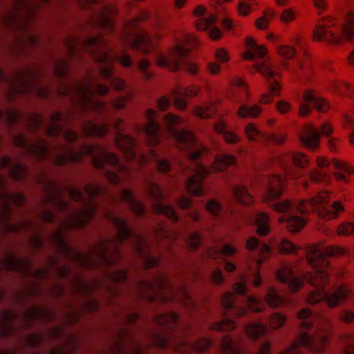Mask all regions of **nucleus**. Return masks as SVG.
I'll list each match as a JSON object with an SVG mask.
<instances>
[{
	"label": "nucleus",
	"mask_w": 354,
	"mask_h": 354,
	"mask_svg": "<svg viewBox=\"0 0 354 354\" xmlns=\"http://www.w3.org/2000/svg\"><path fill=\"white\" fill-rule=\"evenodd\" d=\"M41 176L39 180L46 189L44 200L65 215L59 217L53 210L44 209L39 216L45 223L57 224V230L49 239L66 258L85 269L115 267L106 275L116 283L129 280L127 270L116 266L122 257L120 249L122 244L133 250L145 268L160 264L142 235L132 231L114 209L101 207L93 200L97 196L116 200L109 196L104 187L86 183L84 193L71 184L59 186L44 172Z\"/></svg>",
	"instance_id": "f257e3e1"
},
{
	"label": "nucleus",
	"mask_w": 354,
	"mask_h": 354,
	"mask_svg": "<svg viewBox=\"0 0 354 354\" xmlns=\"http://www.w3.org/2000/svg\"><path fill=\"white\" fill-rule=\"evenodd\" d=\"M109 91L108 86L95 81L92 76L69 84L63 83L58 89L60 95L69 99L74 111L78 114L82 116L94 114L105 118L106 121L100 123L92 120H83L80 124L83 137L104 136L110 131V124L116 130L114 135L115 144L128 161H136L142 165L151 164L160 173L169 171L171 165L165 154H162L159 149L153 148L150 149L147 154L138 151L135 138L123 132V121L120 118H111L113 110H120L125 107L126 99L119 97L107 104L95 97V94L104 95Z\"/></svg>",
	"instance_id": "f03ea898"
},
{
	"label": "nucleus",
	"mask_w": 354,
	"mask_h": 354,
	"mask_svg": "<svg viewBox=\"0 0 354 354\" xmlns=\"http://www.w3.org/2000/svg\"><path fill=\"white\" fill-rule=\"evenodd\" d=\"M145 117L147 123L137 125L136 131L145 136L149 146L159 145L164 138H170L187 156L189 163H179L181 176L175 180H179L189 194L203 196L205 193L203 180L206 176L211 172L223 171L227 167L235 165L234 156L221 153L213 156V163L209 168L207 167L201 160L210 153V150L198 142L191 131L176 127L182 123L180 118L172 113L164 115L165 127L162 128L157 120L159 115L156 110L147 109Z\"/></svg>",
	"instance_id": "7ed1b4c3"
},
{
	"label": "nucleus",
	"mask_w": 354,
	"mask_h": 354,
	"mask_svg": "<svg viewBox=\"0 0 354 354\" xmlns=\"http://www.w3.org/2000/svg\"><path fill=\"white\" fill-rule=\"evenodd\" d=\"M277 163L284 171V176H262L258 183L263 190V199L270 207L281 214L279 221L285 223L292 232L300 231L306 225V216L310 212H315L324 219L331 220L337 218L339 213L344 211V207L339 201L330 203L331 194L322 192L309 200L299 201L297 204L289 200H282L285 180L287 176L297 178V174L293 168H303L308 163V158L300 153H284L279 155Z\"/></svg>",
	"instance_id": "20e7f679"
},
{
	"label": "nucleus",
	"mask_w": 354,
	"mask_h": 354,
	"mask_svg": "<svg viewBox=\"0 0 354 354\" xmlns=\"http://www.w3.org/2000/svg\"><path fill=\"white\" fill-rule=\"evenodd\" d=\"M303 252L313 270L306 272L295 270L294 266L286 263L276 271L277 280L285 283L292 292L298 290L304 283L308 284L312 288L306 295L309 304H321L333 307L345 302L351 296V292L345 285H334L328 290L325 288L329 281L330 269L328 259L344 256L348 250L336 245H308Z\"/></svg>",
	"instance_id": "39448f33"
},
{
	"label": "nucleus",
	"mask_w": 354,
	"mask_h": 354,
	"mask_svg": "<svg viewBox=\"0 0 354 354\" xmlns=\"http://www.w3.org/2000/svg\"><path fill=\"white\" fill-rule=\"evenodd\" d=\"M246 248L251 252L249 271L247 274H241L239 281L233 285V292H226L222 296L221 304L223 317L220 321L212 324V330L220 332L232 330L237 325L234 318L246 315L248 310L258 313L262 311L266 305L277 308L286 304L284 298L279 295L273 287L268 288L264 301L248 294V283L255 287H259L261 284L259 266L270 254L271 250L269 245L261 243L255 237L248 239Z\"/></svg>",
	"instance_id": "423d86ee"
},
{
	"label": "nucleus",
	"mask_w": 354,
	"mask_h": 354,
	"mask_svg": "<svg viewBox=\"0 0 354 354\" xmlns=\"http://www.w3.org/2000/svg\"><path fill=\"white\" fill-rule=\"evenodd\" d=\"M12 142L21 149L26 155L32 156L37 161L49 160L56 166L80 163L86 156L89 157L92 165L101 171L113 185L119 184L121 181L120 174L128 169L115 153L99 145L85 142L78 143L76 146L51 145L41 138L29 140L21 133L14 135Z\"/></svg>",
	"instance_id": "0eeeda50"
},
{
	"label": "nucleus",
	"mask_w": 354,
	"mask_h": 354,
	"mask_svg": "<svg viewBox=\"0 0 354 354\" xmlns=\"http://www.w3.org/2000/svg\"><path fill=\"white\" fill-rule=\"evenodd\" d=\"M26 203V197L19 192H12L7 188L6 178L0 174V233H28L30 232V241L32 246L40 250L44 241L38 234L39 227L35 222L25 216H20L16 221H11L12 205L17 207Z\"/></svg>",
	"instance_id": "6e6552de"
},
{
	"label": "nucleus",
	"mask_w": 354,
	"mask_h": 354,
	"mask_svg": "<svg viewBox=\"0 0 354 354\" xmlns=\"http://www.w3.org/2000/svg\"><path fill=\"white\" fill-rule=\"evenodd\" d=\"M335 16L324 17L313 30L315 41L337 44L354 37V10L348 0H334Z\"/></svg>",
	"instance_id": "1a4fd4ad"
},
{
	"label": "nucleus",
	"mask_w": 354,
	"mask_h": 354,
	"mask_svg": "<svg viewBox=\"0 0 354 354\" xmlns=\"http://www.w3.org/2000/svg\"><path fill=\"white\" fill-rule=\"evenodd\" d=\"M140 297L149 301L174 302L180 300L189 308H195L187 289L183 286H174L165 275H155L151 281L141 279L136 282Z\"/></svg>",
	"instance_id": "9d476101"
},
{
	"label": "nucleus",
	"mask_w": 354,
	"mask_h": 354,
	"mask_svg": "<svg viewBox=\"0 0 354 354\" xmlns=\"http://www.w3.org/2000/svg\"><path fill=\"white\" fill-rule=\"evenodd\" d=\"M197 44L198 40L195 36L183 33L180 37L176 38L174 46L167 55L158 51L154 54V59L158 66L166 68L170 71H176L183 68L189 73L195 75L198 72V67L191 60L189 50L187 46H194Z\"/></svg>",
	"instance_id": "9b49d317"
},
{
	"label": "nucleus",
	"mask_w": 354,
	"mask_h": 354,
	"mask_svg": "<svg viewBox=\"0 0 354 354\" xmlns=\"http://www.w3.org/2000/svg\"><path fill=\"white\" fill-rule=\"evenodd\" d=\"M27 125L32 132L42 128L44 133L50 137H62L68 143H74L80 140V135L70 127H67L68 121L59 111L54 112L46 122L42 116L35 114L30 118Z\"/></svg>",
	"instance_id": "f8f14e48"
},
{
	"label": "nucleus",
	"mask_w": 354,
	"mask_h": 354,
	"mask_svg": "<svg viewBox=\"0 0 354 354\" xmlns=\"http://www.w3.org/2000/svg\"><path fill=\"white\" fill-rule=\"evenodd\" d=\"M185 241L187 247L192 250H197L201 248L200 253L205 254L209 259L219 262L228 272L235 270L236 266L229 261L225 257L234 255L236 250L229 244H225L221 248H207L202 246V236L195 231H189L185 234Z\"/></svg>",
	"instance_id": "ddd939ff"
},
{
	"label": "nucleus",
	"mask_w": 354,
	"mask_h": 354,
	"mask_svg": "<svg viewBox=\"0 0 354 354\" xmlns=\"http://www.w3.org/2000/svg\"><path fill=\"white\" fill-rule=\"evenodd\" d=\"M317 164L321 170L313 169L309 174L310 180L316 183H328L331 178V173L338 181L347 183L348 178L346 174L353 172L351 167L335 158L329 160L324 157H318Z\"/></svg>",
	"instance_id": "4468645a"
},
{
	"label": "nucleus",
	"mask_w": 354,
	"mask_h": 354,
	"mask_svg": "<svg viewBox=\"0 0 354 354\" xmlns=\"http://www.w3.org/2000/svg\"><path fill=\"white\" fill-rule=\"evenodd\" d=\"M157 344L162 348L172 347L179 354H200L209 349L212 342L206 337H201L192 342L180 339L176 342L172 337L157 335Z\"/></svg>",
	"instance_id": "2eb2a0df"
},
{
	"label": "nucleus",
	"mask_w": 354,
	"mask_h": 354,
	"mask_svg": "<svg viewBox=\"0 0 354 354\" xmlns=\"http://www.w3.org/2000/svg\"><path fill=\"white\" fill-rule=\"evenodd\" d=\"M145 192L148 196L153 200L152 209L154 213L165 215L175 223L180 221V216L177 214L174 207L166 204L162 201L164 197V193L154 179L151 178H145Z\"/></svg>",
	"instance_id": "dca6fc26"
},
{
	"label": "nucleus",
	"mask_w": 354,
	"mask_h": 354,
	"mask_svg": "<svg viewBox=\"0 0 354 354\" xmlns=\"http://www.w3.org/2000/svg\"><path fill=\"white\" fill-rule=\"evenodd\" d=\"M332 132L333 128L328 122L322 123L319 131L312 124H308L303 128L302 133L300 135V141L305 147L314 149L319 145V136H323L328 138L330 149L335 151L337 143L335 139L330 136Z\"/></svg>",
	"instance_id": "f3484780"
},
{
	"label": "nucleus",
	"mask_w": 354,
	"mask_h": 354,
	"mask_svg": "<svg viewBox=\"0 0 354 354\" xmlns=\"http://www.w3.org/2000/svg\"><path fill=\"white\" fill-rule=\"evenodd\" d=\"M37 75L38 72L33 69L17 75V81L19 85L15 89L21 93L32 92L41 98L49 97L50 89L37 80Z\"/></svg>",
	"instance_id": "a211bd4d"
},
{
	"label": "nucleus",
	"mask_w": 354,
	"mask_h": 354,
	"mask_svg": "<svg viewBox=\"0 0 354 354\" xmlns=\"http://www.w3.org/2000/svg\"><path fill=\"white\" fill-rule=\"evenodd\" d=\"M122 43L135 51L147 55L155 49V44L151 36L145 30L137 32H129L122 37Z\"/></svg>",
	"instance_id": "6ab92c4d"
},
{
	"label": "nucleus",
	"mask_w": 354,
	"mask_h": 354,
	"mask_svg": "<svg viewBox=\"0 0 354 354\" xmlns=\"http://www.w3.org/2000/svg\"><path fill=\"white\" fill-rule=\"evenodd\" d=\"M299 101L300 103L299 115L301 117L308 115L312 107L319 112H325L329 109L328 103L311 90L306 91Z\"/></svg>",
	"instance_id": "aec40b11"
},
{
	"label": "nucleus",
	"mask_w": 354,
	"mask_h": 354,
	"mask_svg": "<svg viewBox=\"0 0 354 354\" xmlns=\"http://www.w3.org/2000/svg\"><path fill=\"white\" fill-rule=\"evenodd\" d=\"M195 14L198 18L196 24L198 30H208L209 35L212 39H218L221 37V31L214 26L217 21L216 15L213 14L207 15L205 9L203 7L197 8Z\"/></svg>",
	"instance_id": "412c9836"
},
{
	"label": "nucleus",
	"mask_w": 354,
	"mask_h": 354,
	"mask_svg": "<svg viewBox=\"0 0 354 354\" xmlns=\"http://www.w3.org/2000/svg\"><path fill=\"white\" fill-rule=\"evenodd\" d=\"M0 169L15 181L23 182L28 175L26 167L19 161H14L10 157L4 156L0 158Z\"/></svg>",
	"instance_id": "4be33fe9"
},
{
	"label": "nucleus",
	"mask_w": 354,
	"mask_h": 354,
	"mask_svg": "<svg viewBox=\"0 0 354 354\" xmlns=\"http://www.w3.org/2000/svg\"><path fill=\"white\" fill-rule=\"evenodd\" d=\"M257 70L259 71L267 80L268 86L272 95H278L280 86L278 81L279 72L276 66L268 60L266 59L257 64Z\"/></svg>",
	"instance_id": "5701e85b"
},
{
	"label": "nucleus",
	"mask_w": 354,
	"mask_h": 354,
	"mask_svg": "<svg viewBox=\"0 0 354 354\" xmlns=\"http://www.w3.org/2000/svg\"><path fill=\"white\" fill-rule=\"evenodd\" d=\"M230 201L243 205H250L254 201L253 197L248 192V189L243 183H232L230 184ZM227 210L230 213H236V210L232 207L231 204L227 205Z\"/></svg>",
	"instance_id": "b1692460"
},
{
	"label": "nucleus",
	"mask_w": 354,
	"mask_h": 354,
	"mask_svg": "<svg viewBox=\"0 0 354 354\" xmlns=\"http://www.w3.org/2000/svg\"><path fill=\"white\" fill-rule=\"evenodd\" d=\"M245 133L250 140H260L261 141H269L274 144H282L286 140V136L283 134L264 133L252 123L245 126Z\"/></svg>",
	"instance_id": "393cba45"
},
{
	"label": "nucleus",
	"mask_w": 354,
	"mask_h": 354,
	"mask_svg": "<svg viewBox=\"0 0 354 354\" xmlns=\"http://www.w3.org/2000/svg\"><path fill=\"white\" fill-rule=\"evenodd\" d=\"M118 200L125 203L136 216L142 217L146 214L143 204L135 198L130 190L124 188L120 189L118 192Z\"/></svg>",
	"instance_id": "a878e982"
},
{
	"label": "nucleus",
	"mask_w": 354,
	"mask_h": 354,
	"mask_svg": "<svg viewBox=\"0 0 354 354\" xmlns=\"http://www.w3.org/2000/svg\"><path fill=\"white\" fill-rule=\"evenodd\" d=\"M58 274L63 278L71 277L75 288L83 293H88L91 286L80 275L73 274L71 268L67 266H62L57 268Z\"/></svg>",
	"instance_id": "bb28decb"
},
{
	"label": "nucleus",
	"mask_w": 354,
	"mask_h": 354,
	"mask_svg": "<svg viewBox=\"0 0 354 354\" xmlns=\"http://www.w3.org/2000/svg\"><path fill=\"white\" fill-rule=\"evenodd\" d=\"M341 319L346 323H354V312L346 310L340 316ZM343 344L342 354H354V336L351 334L343 335L341 337Z\"/></svg>",
	"instance_id": "cd10ccee"
},
{
	"label": "nucleus",
	"mask_w": 354,
	"mask_h": 354,
	"mask_svg": "<svg viewBox=\"0 0 354 354\" xmlns=\"http://www.w3.org/2000/svg\"><path fill=\"white\" fill-rule=\"evenodd\" d=\"M249 220L251 223L256 226V232L258 235L264 236L269 233L270 230V218L267 214L264 212H255Z\"/></svg>",
	"instance_id": "c85d7f7f"
},
{
	"label": "nucleus",
	"mask_w": 354,
	"mask_h": 354,
	"mask_svg": "<svg viewBox=\"0 0 354 354\" xmlns=\"http://www.w3.org/2000/svg\"><path fill=\"white\" fill-rule=\"evenodd\" d=\"M198 92L199 88L196 86L186 88H178L173 93V101L175 106L179 109H185L187 106L185 97L196 95Z\"/></svg>",
	"instance_id": "c756f323"
},
{
	"label": "nucleus",
	"mask_w": 354,
	"mask_h": 354,
	"mask_svg": "<svg viewBox=\"0 0 354 354\" xmlns=\"http://www.w3.org/2000/svg\"><path fill=\"white\" fill-rule=\"evenodd\" d=\"M155 322L159 326L171 330L178 327L179 315L174 311L160 313L156 316Z\"/></svg>",
	"instance_id": "7c9ffc66"
},
{
	"label": "nucleus",
	"mask_w": 354,
	"mask_h": 354,
	"mask_svg": "<svg viewBox=\"0 0 354 354\" xmlns=\"http://www.w3.org/2000/svg\"><path fill=\"white\" fill-rule=\"evenodd\" d=\"M248 47L247 52L244 54V58L248 60H252L254 57H264L267 53V49L258 45L252 38H248L245 41Z\"/></svg>",
	"instance_id": "2f4dec72"
},
{
	"label": "nucleus",
	"mask_w": 354,
	"mask_h": 354,
	"mask_svg": "<svg viewBox=\"0 0 354 354\" xmlns=\"http://www.w3.org/2000/svg\"><path fill=\"white\" fill-rule=\"evenodd\" d=\"M53 72L59 78H63L69 74V64L67 60L63 58L53 59Z\"/></svg>",
	"instance_id": "473e14b6"
},
{
	"label": "nucleus",
	"mask_w": 354,
	"mask_h": 354,
	"mask_svg": "<svg viewBox=\"0 0 354 354\" xmlns=\"http://www.w3.org/2000/svg\"><path fill=\"white\" fill-rule=\"evenodd\" d=\"M216 106L212 102L196 106L194 109L195 115L201 118H211L216 113Z\"/></svg>",
	"instance_id": "72a5a7b5"
},
{
	"label": "nucleus",
	"mask_w": 354,
	"mask_h": 354,
	"mask_svg": "<svg viewBox=\"0 0 354 354\" xmlns=\"http://www.w3.org/2000/svg\"><path fill=\"white\" fill-rule=\"evenodd\" d=\"M215 131L222 135L223 139L226 142L230 144H234L239 142V138L234 133L227 130L225 124L220 122L214 127Z\"/></svg>",
	"instance_id": "f704fd0d"
},
{
	"label": "nucleus",
	"mask_w": 354,
	"mask_h": 354,
	"mask_svg": "<svg viewBox=\"0 0 354 354\" xmlns=\"http://www.w3.org/2000/svg\"><path fill=\"white\" fill-rule=\"evenodd\" d=\"M261 112V109L258 104H254L252 106H249L246 104H242L240 106L238 115L241 118L246 117L256 118Z\"/></svg>",
	"instance_id": "c9c22d12"
},
{
	"label": "nucleus",
	"mask_w": 354,
	"mask_h": 354,
	"mask_svg": "<svg viewBox=\"0 0 354 354\" xmlns=\"http://www.w3.org/2000/svg\"><path fill=\"white\" fill-rule=\"evenodd\" d=\"M205 208L215 217L223 218L225 214V210L223 207L215 199L209 200L205 204Z\"/></svg>",
	"instance_id": "e433bc0d"
},
{
	"label": "nucleus",
	"mask_w": 354,
	"mask_h": 354,
	"mask_svg": "<svg viewBox=\"0 0 354 354\" xmlns=\"http://www.w3.org/2000/svg\"><path fill=\"white\" fill-rule=\"evenodd\" d=\"M1 120H5L9 126L12 127L21 121V116L15 110H8L6 113L0 110Z\"/></svg>",
	"instance_id": "4c0bfd02"
},
{
	"label": "nucleus",
	"mask_w": 354,
	"mask_h": 354,
	"mask_svg": "<svg viewBox=\"0 0 354 354\" xmlns=\"http://www.w3.org/2000/svg\"><path fill=\"white\" fill-rule=\"evenodd\" d=\"M266 319L268 322L270 328L276 329L285 324L286 317L281 313H273L267 316Z\"/></svg>",
	"instance_id": "58836bf2"
},
{
	"label": "nucleus",
	"mask_w": 354,
	"mask_h": 354,
	"mask_svg": "<svg viewBox=\"0 0 354 354\" xmlns=\"http://www.w3.org/2000/svg\"><path fill=\"white\" fill-rule=\"evenodd\" d=\"M333 88L341 95H345L348 97H353L354 96V88L346 82H334L333 84Z\"/></svg>",
	"instance_id": "ea45409f"
},
{
	"label": "nucleus",
	"mask_w": 354,
	"mask_h": 354,
	"mask_svg": "<svg viewBox=\"0 0 354 354\" xmlns=\"http://www.w3.org/2000/svg\"><path fill=\"white\" fill-rule=\"evenodd\" d=\"M279 249L281 253L297 254L301 248L287 239H283L278 244Z\"/></svg>",
	"instance_id": "a19ab883"
},
{
	"label": "nucleus",
	"mask_w": 354,
	"mask_h": 354,
	"mask_svg": "<svg viewBox=\"0 0 354 354\" xmlns=\"http://www.w3.org/2000/svg\"><path fill=\"white\" fill-rule=\"evenodd\" d=\"M150 62L147 59H143L139 61L137 68L142 73L143 77L146 80H150L153 77V73L149 70Z\"/></svg>",
	"instance_id": "79ce46f5"
},
{
	"label": "nucleus",
	"mask_w": 354,
	"mask_h": 354,
	"mask_svg": "<svg viewBox=\"0 0 354 354\" xmlns=\"http://www.w3.org/2000/svg\"><path fill=\"white\" fill-rule=\"evenodd\" d=\"M337 232L342 236H351L354 234V222L345 221L341 223L337 229Z\"/></svg>",
	"instance_id": "37998d69"
},
{
	"label": "nucleus",
	"mask_w": 354,
	"mask_h": 354,
	"mask_svg": "<svg viewBox=\"0 0 354 354\" xmlns=\"http://www.w3.org/2000/svg\"><path fill=\"white\" fill-rule=\"evenodd\" d=\"M254 5L255 0H240L238 6L239 13L243 16L248 15Z\"/></svg>",
	"instance_id": "c03bdc74"
},
{
	"label": "nucleus",
	"mask_w": 354,
	"mask_h": 354,
	"mask_svg": "<svg viewBox=\"0 0 354 354\" xmlns=\"http://www.w3.org/2000/svg\"><path fill=\"white\" fill-rule=\"evenodd\" d=\"M3 320L0 321V334L2 336H8L15 331V328L8 322L10 315H6Z\"/></svg>",
	"instance_id": "a18cd8bd"
},
{
	"label": "nucleus",
	"mask_w": 354,
	"mask_h": 354,
	"mask_svg": "<svg viewBox=\"0 0 354 354\" xmlns=\"http://www.w3.org/2000/svg\"><path fill=\"white\" fill-rule=\"evenodd\" d=\"M278 53L286 59H290L295 55V50L289 45H278L277 46Z\"/></svg>",
	"instance_id": "49530a36"
},
{
	"label": "nucleus",
	"mask_w": 354,
	"mask_h": 354,
	"mask_svg": "<svg viewBox=\"0 0 354 354\" xmlns=\"http://www.w3.org/2000/svg\"><path fill=\"white\" fill-rule=\"evenodd\" d=\"M138 20L140 21H146V20H151L152 23L154 26H158L160 24V19L159 17L156 15H152L150 12L147 11H142L138 17Z\"/></svg>",
	"instance_id": "de8ad7c7"
},
{
	"label": "nucleus",
	"mask_w": 354,
	"mask_h": 354,
	"mask_svg": "<svg viewBox=\"0 0 354 354\" xmlns=\"http://www.w3.org/2000/svg\"><path fill=\"white\" fill-rule=\"evenodd\" d=\"M211 281L215 284H221L223 281V275L221 268H215L210 272Z\"/></svg>",
	"instance_id": "09e8293b"
},
{
	"label": "nucleus",
	"mask_w": 354,
	"mask_h": 354,
	"mask_svg": "<svg viewBox=\"0 0 354 354\" xmlns=\"http://www.w3.org/2000/svg\"><path fill=\"white\" fill-rule=\"evenodd\" d=\"M236 85L237 86L239 91L243 94L240 97L236 99L237 102L242 103L247 97V87L243 80L239 79L236 81Z\"/></svg>",
	"instance_id": "8fccbe9b"
},
{
	"label": "nucleus",
	"mask_w": 354,
	"mask_h": 354,
	"mask_svg": "<svg viewBox=\"0 0 354 354\" xmlns=\"http://www.w3.org/2000/svg\"><path fill=\"white\" fill-rule=\"evenodd\" d=\"M274 15L273 12L266 13L263 17L256 21L257 27L259 29H265L268 24V18L273 17Z\"/></svg>",
	"instance_id": "3c124183"
},
{
	"label": "nucleus",
	"mask_w": 354,
	"mask_h": 354,
	"mask_svg": "<svg viewBox=\"0 0 354 354\" xmlns=\"http://www.w3.org/2000/svg\"><path fill=\"white\" fill-rule=\"evenodd\" d=\"M140 319V315L139 313L136 311H131L129 313H125L124 314V322L127 324H131L137 322Z\"/></svg>",
	"instance_id": "603ef678"
},
{
	"label": "nucleus",
	"mask_w": 354,
	"mask_h": 354,
	"mask_svg": "<svg viewBox=\"0 0 354 354\" xmlns=\"http://www.w3.org/2000/svg\"><path fill=\"white\" fill-rule=\"evenodd\" d=\"M29 316L32 319H51V315L49 313L39 310H32L31 312H30Z\"/></svg>",
	"instance_id": "864d4df0"
},
{
	"label": "nucleus",
	"mask_w": 354,
	"mask_h": 354,
	"mask_svg": "<svg viewBox=\"0 0 354 354\" xmlns=\"http://www.w3.org/2000/svg\"><path fill=\"white\" fill-rule=\"evenodd\" d=\"M176 203L181 209H185L189 208L192 203L190 198L185 196H179L176 201Z\"/></svg>",
	"instance_id": "5fc2aeb1"
},
{
	"label": "nucleus",
	"mask_w": 354,
	"mask_h": 354,
	"mask_svg": "<svg viewBox=\"0 0 354 354\" xmlns=\"http://www.w3.org/2000/svg\"><path fill=\"white\" fill-rule=\"evenodd\" d=\"M26 35L27 43L30 47L35 48L39 45L41 41L38 36L32 33Z\"/></svg>",
	"instance_id": "6e6d98bb"
},
{
	"label": "nucleus",
	"mask_w": 354,
	"mask_h": 354,
	"mask_svg": "<svg viewBox=\"0 0 354 354\" xmlns=\"http://www.w3.org/2000/svg\"><path fill=\"white\" fill-rule=\"evenodd\" d=\"M295 12L292 9H286L282 12L281 19L284 22H289L295 19Z\"/></svg>",
	"instance_id": "4d7b16f0"
},
{
	"label": "nucleus",
	"mask_w": 354,
	"mask_h": 354,
	"mask_svg": "<svg viewBox=\"0 0 354 354\" xmlns=\"http://www.w3.org/2000/svg\"><path fill=\"white\" fill-rule=\"evenodd\" d=\"M170 104L171 100L165 96H162L157 100L158 108L160 111L166 110L169 106Z\"/></svg>",
	"instance_id": "13d9d810"
},
{
	"label": "nucleus",
	"mask_w": 354,
	"mask_h": 354,
	"mask_svg": "<svg viewBox=\"0 0 354 354\" xmlns=\"http://www.w3.org/2000/svg\"><path fill=\"white\" fill-rule=\"evenodd\" d=\"M216 58L220 62H226L229 59L227 53L223 48H219L216 51Z\"/></svg>",
	"instance_id": "bf43d9fd"
},
{
	"label": "nucleus",
	"mask_w": 354,
	"mask_h": 354,
	"mask_svg": "<svg viewBox=\"0 0 354 354\" xmlns=\"http://www.w3.org/2000/svg\"><path fill=\"white\" fill-rule=\"evenodd\" d=\"M277 109L281 113H287L291 109V105L285 101H280L276 105Z\"/></svg>",
	"instance_id": "052dcab7"
},
{
	"label": "nucleus",
	"mask_w": 354,
	"mask_h": 354,
	"mask_svg": "<svg viewBox=\"0 0 354 354\" xmlns=\"http://www.w3.org/2000/svg\"><path fill=\"white\" fill-rule=\"evenodd\" d=\"M345 123L347 127H351L353 128V131L351 133L350 136V142L354 145V118H352L351 116H346L345 117Z\"/></svg>",
	"instance_id": "680f3d73"
},
{
	"label": "nucleus",
	"mask_w": 354,
	"mask_h": 354,
	"mask_svg": "<svg viewBox=\"0 0 354 354\" xmlns=\"http://www.w3.org/2000/svg\"><path fill=\"white\" fill-rule=\"evenodd\" d=\"M313 4L321 12L325 10L328 7L326 0H313Z\"/></svg>",
	"instance_id": "e2e57ef3"
},
{
	"label": "nucleus",
	"mask_w": 354,
	"mask_h": 354,
	"mask_svg": "<svg viewBox=\"0 0 354 354\" xmlns=\"http://www.w3.org/2000/svg\"><path fill=\"white\" fill-rule=\"evenodd\" d=\"M208 71L211 74H217L220 71V66L218 64L210 62L207 66Z\"/></svg>",
	"instance_id": "0e129e2a"
},
{
	"label": "nucleus",
	"mask_w": 354,
	"mask_h": 354,
	"mask_svg": "<svg viewBox=\"0 0 354 354\" xmlns=\"http://www.w3.org/2000/svg\"><path fill=\"white\" fill-rule=\"evenodd\" d=\"M297 68L301 73L304 72L305 75L306 73H307V70H310V67L308 66H306L300 59L297 61Z\"/></svg>",
	"instance_id": "69168bd1"
},
{
	"label": "nucleus",
	"mask_w": 354,
	"mask_h": 354,
	"mask_svg": "<svg viewBox=\"0 0 354 354\" xmlns=\"http://www.w3.org/2000/svg\"><path fill=\"white\" fill-rule=\"evenodd\" d=\"M352 50H351L347 59L350 65L354 66V40L351 41Z\"/></svg>",
	"instance_id": "338daca9"
},
{
	"label": "nucleus",
	"mask_w": 354,
	"mask_h": 354,
	"mask_svg": "<svg viewBox=\"0 0 354 354\" xmlns=\"http://www.w3.org/2000/svg\"><path fill=\"white\" fill-rule=\"evenodd\" d=\"M132 354H144L142 351V346L138 343H135L134 348L131 349Z\"/></svg>",
	"instance_id": "774afa93"
}]
</instances>
